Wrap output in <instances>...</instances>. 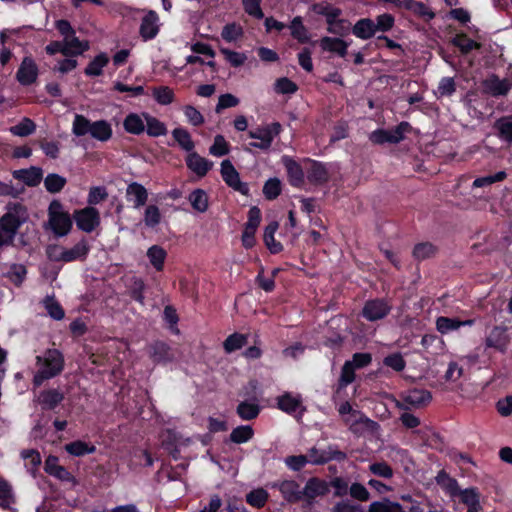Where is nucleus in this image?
<instances>
[{
  "label": "nucleus",
  "instance_id": "f257e3e1",
  "mask_svg": "<svg viewBox=\"0 0 512 512\" xmlns=\"http://www.w3.org/2000/svg\"><path fill=\"white\" fill-rule=\"evenodd\" d=\"M38 371L33 377V384L36 387L42 385L45 380L59 375L64 368V357L57 349H48L43 355L36 357Z\"/></svg>",
  "mask_w": 512,
  "mask_h": 512
},
{
  "label": "nucleus",
  "instance_id": "f03ea898",
  "mask_svg": "<svg viewBox=\"0 0 512 512\" xmlns=\"http://www.w3.org/2000/svg\"><path fill=\"white\" fill-rule=\"evenodd\" d=\"M72 218L58 200H53L48 207V227L57 237L66 236L72 229Z\"/></svg>",
  "mask_w": 512,
  "mask_h": 512
},
{
  "label": "nucleus",
  "instance_id": "7ed1b4c3",
  "mask_svg": "<svg viewBox=\"0 0 512 512\" xmlns=\"http://www.w3.org/2000/svg\"><path fill=\"white\" fill-rule=\"evenodd\" d=\"M281 129L282 127L280 123L273 122L249 131L250 138L260 140L259 142H253L250 145L261 150H268L271 147L274 138L280 134Z\"/></svg>",
  "mask_w": 512,
  "mask_h": 512
},
{
  "label": "nucleus",
  "instance_id": "20e7f679",
  "mask_svg": "<svg viewBox=\"0 0 512 512\" xmlns=\"http://www.w3.org/2000/svg\"><path fill=\"white\" fill-rule=\"evenodd\" d=\"M29 218L27 209L20 203H9L6 212L0 218V223L17 234L18 229Z\"/></svg>",
  "mask_w": 512,
  "mask_h": 512
},
{
  "label": "nucleus",
  "instance_id": "39448f33",
  "mask_svg": "<svg viewBox=\"0 0 512 512\" xmlns=\"http://www.w3.org/2000/svg\"><path fill=\"white\" fill-rule=\"evenodd\" d=\"M411 130L408 122H401L391 130L378 129L369 135V140L374 144L399 143L404 139L406 133Z\"/></svg>",
  "mask_w": 512,
  "mask_h": 512
},
{
  "label": "nucleus",
  "instance_id": "423d86ee",
  "mask_svg": "<svg viewBox=\"0 0 512 512\" xmlns=\"http://www.w3.org/2000/svg\"><path fill=\"white\" fill-rule=\"evenodd\" d=\"M372 361L370 353H355L352 360L346 361L340 375V385L347 386L355 379V369L368 366Z\"/></svg>",
  "mask_w": 512,
  "mask_h": 512
},
{
  "label": "nucleus",
  "instance_id": "0eeeda50",
  "mask_svg": "<svg viewBox=\"0 0 512 512\" xmlns=\"http://www.w3.org/2000/svg\"><path fill=\"white\" fill-rule=\"evenodd\" d=\"M88 251L89 246L87 241L81 240L70 249L62 247L51 248L49 250V255L58 261L71 262L77 259L85 258Z\"/></svg>",
  "mask_w": 512,
  "mask_h": 512
},
{
  "label": "nucleus",
  "instance_id": "6e6552de",
  "mask_svg": "<svg viewBox=\"0 0 512 512\" xmlns=\"http://www.w3.org/2000/svg\"><path fill=\"white\" fill-rule=\"evenodd\" d=\"M78 229L91 233L100 225V213L91 206L76 210L73 214Z\"/></svg>",
  "mask_w": 512,
  "mask_h": 512
},
{
  "label": "nucleus",
  "instance_id": "1a4fd4ad",
  "mask_svg": "<svg viewBox=\"0 0 512 512\" xmlns=\"http://www.w3.org/2000/svg\"><path fill=\"white\" fill-rule=\"evenodd\" d=\"M221 176L224 182L232 189L246 195L248 194L247 184L241 182L239 173L230 160H223L221 163Z\"/></svg>",
  "mask_w": 512,
  "mask_h": 512
},
{
  "label": "nucleus",
  "instance_id": "9d476101",
  "mask_svg": "<svg viewBox=\"0 0 512 512\" xmlns=\"http://www.w3.org/2000/svg\"><path fill=\"white\" fill-rule=\"evenodd\" d=\"M38 77V66L31 57H25L16 73L17 81L24 86L36 82Z\"/></svg>",
  "mask_w": 512,
  "mask_h": 512
},
{
  "label": "nucleus",
  "instance_id": "9b49d317",
  "mask_svg": "<svg viewBox=\"0 0 512 512\" xmlns=\"http://www.w3.org/2000/svg\"><path fill=\"white\" fill-rule=\"evenodd\" d=\"M277 405L280 410L285 413L294 415L298 419L305 412V407L302 404V399L299 396H293L286 393L277 399Z\"/></svg>",
  "mask_w": 512,
  "mask_h": 512
},
{
  "label": "nucleus",
  "instance_id": "f8f14e48",
  "mask_svg": "<svg viewBox=\"0 0 512 512\" xmlns=\"http://www.w3.org/2000/svg\"><path fill=\"white\" fill-rule=\"evenodd\" d=\"M328 491V484L324 480L310 478L302 489V499L311 503L315 498L326 495Z\"/></svg>",
  "mask_w": 512,
  "mask_h": 512
},
{
  "label": "nucleus",
  "instance_id": "ddd939ff",
  "mask_svg": "<svg viewBox=\"0 0 512 512\" xmlns=\"http://www.w3.org/2000/svg\"><path fill=\"white\" fill-rule=\"evenodd\" d=\"M45 472L49 475L66 482H72L76 484L74 476L63 466L58 464V458L53 455H49L44 463Z\"/></svg>",
  "mask_w": 512,
  "mask_h": 512
},
{
  "label": "nucleus",
  "instance_id": "4468645a",
  "mask_svg": "<svg viewBox=\"0 0 512 512\" xmlns=\"http://www.w3.org/2000/svg\"><path fill=\"white\" fill-rule=\"evenodd\" d=\"M483 86L485 91L492 96H504L512 88V80L500 79L496 75H491L483 81Z\"/></svg>",
  "mask_w": 512,
  "mask_h": 512
},
{
  "label": "nucleus",
  "instance_id": "2eb2a0df",
  "mask_svg": "<svg viewBox=\"0 0 512 512\" xmlns=\"http://www.w3.org/2000/svg\"><path fill=\"white\" fill-rule=\"evenodd\" d=\"M390 311V306L383 300H371L363 307V316L369 321H376L384 318Z\"/></svg>",
  "mask_w": 512,
  "mask_h": 512
},
{
  "label": "nucleus",
  "instance_id": "dca6fc26",
  "mask_svg": "<svg viewBox=\"0 0 512 512\" xmlns=\"http://www.w3.org/2000/svg\"><path fill=\"white\" fill-rule=\"evenodd\" d=\"M273 488H277L282 496L290 503H296L302 500V489L300 485L293 480H283L273 483Z\"/></svg>",
  "mask_w": 512,
  "mask_h": 512
},
{
  "label": "nucleus",
  "instance_id": "f3484780",
  "mask_svg": "<svg viewBox=\"0 0 512 512\" xmlns=\"http://www.w3.org/2000/svg\"><path fill=\"white\" fill-rule=\"evenodd\" d=\"M510 338L506 332V328L495 326L485 339L487 347L495 348L500 352H505L509 344Z\"/></svg>",
  "mask_w": 512,
  "mask_h": 512
},
{
  "label": "nucleus",
  "instance_id": "a211bd4d",
  "mask_svg": "<svg viewBox=\"0 0 512 512\" xmlns=\"http://www.w3.org/2000/svg\"><path fill=\"white\" fill-rule=\"evenodd\" d=\"M126 198L133 204L135 209L144 206L148 200L147 189L138 182H131L126 188Z\"/></svg>",
  "mask_w": 512,
  "mask_h": 512
},
{
  "label": "nucleus",
  "instance_id": "6ab92c4d",
  "mask_svg": "<svg viewBox=\"0 0 512 512\" xmlns=\"http://www.w3.org/2000/svg\"><path fill=\"white\" fill-rule=\"evenodd\" d=\"M396 6L411 11L414 15L425 21H430L435 17V13L426 4L415 0H404L395 3Z\"/></svg>",
  "mask_w": 512,
  "mask_h": 512
},
{
  "label": "nucleus",
  "instance_id": "aec40b11",
  "mask_svg": "<svg viewBox=\"0 0 512 512\" xmlns=\"http://www.w3.org/2000/svg\"><path fill=\"white\" fill-rule=\"evenodd\" d=\"M186 164L187 167L199 177H204L213 166L211 161H208L195 152L188 154Z\"/></svg>",
  "mask_w": 512,
  "mask_h": 512
},
{
  "label": "nucleus",
  "instance_id": "412c9836",
  "mask_svg": "<svg viewBox=\"0 0 512 512\" xmlns=\"http://www.w3.org/2000/svg\"><path fill=\"white\" fill-rule=\"evenodd\" d=\"M319 45L323 51L334 53L340 57H345L348 52L349 44L341 38L325 36L321 38Z\"/></svg>",
  "mask_w": 512,
  "mask_h": 512
},
{
  "label": "nucleus",
  "instance_id": "4be33fe9",
  "mask_svg": "<svg viewBox=\"0 0 512 512\" xmlns=\"http://www.w3.org/2000/svg\"><path fill=\"white\" fill-rule=\"evenodd\" d=\"M64 399V394L59 389L41 391L37 396V402L43 409L52 410Z\"/></svg>",
  "mask_w": 512,
  "mask_h": 512
},
{
  "label": "nucleus",
  "instance_id": "5701e85b",
  "mask_svg": "<svg viewBox=\"0 0 512 512\" xmlns=\"http://www.w3.org/2000/svg\"><path fill=\"white\" fill-rule=\"evenodd\" d=\"M13 177L28 186H37L42 180L43 171L39 167L32 166L28 169L13 171Z\"/></svg>",
  "mask_w": 512,
  "mask_h": 512
},
{
  "label": "nucleus",
  "instance_id": "b1692460",
  "mask_svg": "<svg viewBox=\"0 0 512 512\" xmlns=\"http://www.w3.org/2000/svg\"><path fill=\"white\" fill-rule=\"evenodd\" d=\"M474 323V320H465L460 321L455 318H449V317H438L436 319V328L441 334H447L451 331L457 330L462 326H472Z\"/></svg>",
  "mask_w": 512,
  "mask_h": 512
},
{
  "label": "nucleus",
  "instance_id": "393cba45",
  "mask_svg": "<svg viewBox=\"0 0 512 512\" xmlns=\"http://www.w3.org/2000/svg\"><path fill=\"white\" fill-rule=\"evenodd\" d=\"M431 393L427 390L413 389L406 393L404 402L411 407L420 408L431 401Z\"/></svg>",
  "mask_w": 512,
  "mask_h": 512
},
{
  "label": "nucleus",
  "instance_id": "a878e982",
  "mask_svg": "<svg viewBox=\"0 0 512 512\" xmlns=\"http://www.w3.org/2000/svg\"><path fill=\"white\" fill-rule=\"evenodd\" d=\"M158 17L155 12L150 11L146 14L140 25V34L145 39H152L158 33Z\"/></svg>",
  "mask_w": 512,
  "mask_h": 512
},
{
  "label": "nucleus",
  "instance_id": "bb28decb",
  "mask_svg": "<svg viewBox=\"0 0 512 512\" xmlns=\"http://www.w3.org/2000/svg\"><path fill=\"white\" fill-rule=\"evenodd\" d=\"M64 55L77 56L88 50L89 44L86 41H80L76 35L63 38Z\"/></svg>",
  "mask_w": 512,
  "mask_h": 512
},
{
  "label": "nucleus",
  "instance_id": "cd10ccee",
  "mask_svg": "<svg viewBox=\"0 0 512 512\" xmlns=\"http://www.w3.org/2000/svg\"><path fill=\"white\" fill-rule=\"evenodd\" d=\"M123 126L126 132L139 135L145 131V119L136 113H130L124 119Z\"/></svg>",
  "mask_w": 512,
  "mask_h": 512
},
{
  "label": "nucleus",
  "instance_id": "c85d7f7f",
  "mask_svg": "<svg viewBox=\"0 0 512 512\" xmlns=\"http://www.w3.org/2000/svg\"><path fill=\"white\" fill-rule=\"evenodd\" d=\"M147 258L156 271H162L164 268L167 253L164 248L159 245H153L147 250Z\"/></svg>",
  "mask_w": 512,
  "mask_h": 512
},
{
  "label": "nucleus",
  "instance_id": "c756f323",
  "mask_svg": "<svg viewBox=\"0 0 512 512\" xmlns=\"http://www.w3.org/2000/svg\"><path fill=\"white\" fill-rule=\"evenodd\" d=\"M353 34L360 39H369L375 33L374 22L369 18L360 19L353 26Z\"/></svg>",
  "mask_w": 512,
  "mask_h": 512
},
{
  "label": "nucleus",
  "instance_id": "7c9ffc66",
  "mask_svg": "<svg viewBox=\"0 0 512 512\" xmlns=\"http://www.w3.org/2000/svg\"><path fill=\"white\" fill-rule=\"evenodd\" d=\"M90 135L92 138L105 142L112 136L111 125L105 120H98L93 122Z\"/></svg>",
  "mask_w": 512,
  "mask_h": 512
},
{
  "label": "nucleus",
  "instance_id": "2f4dec72",
  "mask_svg": "<svg viewBox=\"0 0 512 512\" xmlns=\"http://www.w3.org/2000/svg\"><path fill=\"white\" fill-rule=\"evenodd\" d=\"M421 344L426 352L430 354H441L444 351V341L433 334H426L422 337Z\"/></svg>",
  "mask_w": 512,
  "mask_h": 512
},
{
  "label": "nucleus",
  "instance_id": "473e14b6",
  "mask_svg": "<svg viewBox=\"0 0 512 512\" xmlns=\"http://www.w3.org/2000/svg\"><path fill=\"white\" fill-rule=\"evenodd\" d=\"M143 117L145 119L146 132L149 136L159 137L166 135L167 128L163 122L149 114H143Z\"/></svg>",
  "mask_w": 512,
  "mask_h": 512
},
{
  "label": "nucleus",
  "instance_id": "72a5a7b5",
  "mask_svg": "<svg viewBox=\"0 0 512 512\" xmlns=\"http://www.w3.org/2000/svg\"><path fill=\"white\" fill-rule=\"evenodd\" d=\"M279 225L278 222L273 221L269 223L264 230V242L267 246V248L272 253H278L282 250V245L277 242L274 238V235L278 229Z\"/></svg>",
  "mask_w": 512,
  "mask_h": 512
},
{
  "label": "nucleus",
  "instance_id": "f704fd0d",
  "mask_svg": "<svg viewBox=\"0 0 512 512\" xmlns=\"http://www.w3.org/2000/svg\"><path fill=\"white\" fill-rule=\"evenodd\" d=\"M236 412L242 420L249 421L259 415L260 406L255 402L242 401L238 404Z\"/></svg>",
  "mask_w": 512,
  "mask_h": 512
},
{
  "label": "nucleus",
  "instance_id": "c9c22d12",
  "mask_svg": "<svg viewBox=\"0 0 512 512\" xmlns=\"http://www.w3.org/2000/svg\"><path fill=\"white\" fill-rule=\"evenodd\" d=\"M460 500L468 506V512H478L480 510L479 493L475 488L461 491Z\"/></svg>",
  "mask_w": 512,
  "mask_h": 512
},
{
  "label": "nucleus",
  "instance_id": "e433bc0d",
  "mask_svg": "<svg viewBox=\"0 0 512 512\" xmlns=\"http://www.w3.org/2000/svg\"><path fill=\"white\" fill-rule=\"evenodd\" d=\"M15 502L12 486L4 478L0 477V507L10 509Z\"/></svg>",
  "mask_w": 512,
  "mask_h": 512
},
{
  "label": "nucleus",
  "instance_id": "4c0bfd02",
  "mask_svg": "<svg viewBox=\"0 0 512 512\" xmlns=\"http://www.w3.org/2000/svg\"><path fill=\"white\" fill-rule=\"evenodd\" d=\"M189 201L196 211L204 213L208 209V196L202 189H196L189 195Z\"/></svg>",
  "mask_w": 512,
  "mask_h": 512
},
{
  "label": "nucleus",
  "instance_id": "58836bf2",
  "mask_svg": "<svg viewBox=\"0 0 512 512\" xmlns=\"http://www.w3.org/2000/svg\"><path fill=\"white\" fill-rule=\"evenodd\" d=\"M108 62V56L105 53H100L85 68V74L87 76L101 75L103 68L108 64Z\"/></svg>",
  "mask_w": 512,
  "mask_h": 512
},
{
  "label": "nucleus",
  "instance_id": "ea45409f",
  "mask_svg": "<svg viewBox=\"0 0 512 512\" xmlns=\"http://www.w3.org/2000/svg\"><path fill=\"white\" fill-rule=\"evenodd\" d=\"M285 166L291 184L300 186L304 180V174L300 165L291 159H285Z\"/></svg>",
  "mask_w": 512,
  "mask_h": 512
},
{
  "label": "nucleus",
  "instance_id": "a19ab883",
  "mask_svg": "<svg viewBox=\"0 0 512 512\" xmlns=\"http://www.w3.org/2000/svg\"><path fill=\"white\" fill-rule=\"evenodd\" d=\"M65 450L73 456H84L86 454H92L96 448L93 445H89L83 441H74L65 445Z\"/></svg>",
  "mask_w": 512,
  "mask_h": 512
},
{
  "label": "nucleus",
  "instance_id": "79ce46f5",
  "mask_svg": "<svg viewBox=\"0 0 512 512\" xmlns=\"http://www.w3.org/2000/svg\"><path fill=\"white\" fill-rule=\"evenodd\" d=\"M162 215L160 209L156 205H148L144 210L143 222L146 227L154 228L160 224Z\"/></svg>",
  "mask_w": 512,
  "mask_h": 512
},
{
  "label": "nucleus",
  "instance_id": "37998d69",
  "mask_svg": "<svg viewBox=\"0 0 512 512\" xmlns=\"http://www.w3.org/2000/svg\"><path fill=\"white\" fill-rule=\"evenodd\" d=\"M368 512H406L399 503L388 499L370 504Z\"/></svg>",
  "mask_w": 512,
  "mask_h": 512
},
{
  "label": "nucleus",
  "instance_id": "c03bdc74",
  "mask_svg": "<svg viewBox=\"0 0 512 512\" xmlns=\"http://www.w3.org/2000/svg\"><path fill=\"white\" fill-rule=\"evenodd\" d=\"M151 358L156 363L168 362L172 360L170 348L162 342H157L152 346Z\"/></svg>",
  "mask_w": 512,
  "mask_h": 512
},
{
  "label": "nucleus",
  "instance_id": "a18cd8bd",
  "mask_svg": "<svg viewBox=\"0 0 512 512\" xmlns=\"http://www.w3.org/2000/svg\"><path fill=\"white\" fill-rule=\"evenodd\" d=\"M453 45L458 47L462 53L467 54L474 49H480L481 44L468 38L465 34H458L452 39Z\"/></svg>",
  "mask_w": 512,
  "mask_h": 512
},
{
  "label": "nucleus",
  "instance_id": "49530a36",
  "mask_svg": "<svg viewBox=\"0 0 512 512\" xmlns=\"http://www.w3.org/2000/svg\"><path fill=\"white\" fill-rule=\"evenodd\" d=\"M254 435V431L251 426L243 425L238 426L232 430L230 434V439L232 442L241 444L248 442Z\"/></svg>",
  "mask_w": 512,
  "mask_h": 512
},
{
  "label": "nucleus",
  "instance_id": "de8ad7c7",
  "mask_svg": "<svg viewBox=\"0 0 512 512\" xmlns=\"http://www.w3.org/2000/svg\"><path fill=\"white\" fill-rule=\"evenodd\" d=\"M93 122L89 121L83 115L77 114L74 117L72 132L76 136H85L90 134Z\"/></svg>",
  "mask_w": 512,
  "mask_h": 512
},
{
  "label": "nucleus",
  "instance_id": "09e8293b",
  "mask_svg": "<svg viewBox=\"0 0 512 512\" xmlns=\"http://www.w3.org/2000/svg\"><path fill=\"white\" fill-rule=\"evenodd\" d=\"M152 95L157 103L161 105H169L174 101V92L168 86L154 87Z\"/></svg>",
  "mask_w": 512,
  "mask_h": 512
},
{
  "label": "nucleus",
  "instance_id": "8fccbe9b",
  "mask_svg": "<svg viewBox=\"0 0 512 512\" xmlns=\"http://www.w3.org/2000/svg\"><path fill=\"white\" fill-rule=\"evenodd\" d=\"M437 253V248L430 242H421L415 245L413 256L418 260H425L433 257Z\"/></svg>",
  "mask_w": 512,
  "mask_h": 512
},
{
  "label": "nucleus",
  "instance_id": "3c124183",
  "mask_svg": "<svg viewBox=\"0 0 512 512\" xmlns=\"http://www.w3.org/2000/svg\"><path fill=\"white\" fill-rule=\"evenodd\" d=\"M172 136L185 151L191 152L194 148V142L186 129L176 128L172 131Z\"/></svg>",
  "mask_w": 512,
  "mask_h": 512
},
{
  "label": "nucleus",
  "instance_id": "603ef678",
  "mask_svg": "<svg viewBox=\"0 0 512 512\" xmlns=\"http://www.w3.org/2000/svg\"><path fill=\"white\" fill-rule=\"evenodd\" d=\"M291 35L301 43L309 41L308 31L302 23L301 17H295L290 24Z\"/></svg>",
  "mask_w": 512,
  "mask_h": 512
},
{
  "label": "nucleus",
  "instance_id": "864d4df0",
  "mask_svg": "<svg viewBox=\"0 0 512 512\" xmlns=\"http://www.w3.org/2000/svg\"><path fill=\"white\" fill-rule=\"evenodd\" d=\"M27 274V270L22 264H12L9 266L6 277L15 285L19 286L24 281Z\"/></svg>",
  "mask_w": 512,
  "mask_h": 512
},
{
  "label": "nucleus",
  "instance_id": "5fc2aeb1",
  "mask_svg": "<svg viewBox=\"0 0 512 512\" xmlns=\"http://www.w3.org/2000/svg\"><path fill=\"white\" fill-rule=\"evenodd\" d=\"M36 129L35 123L29 118H23L17 125L10 128V132L19 137L32 134Z\"/></svg>",
  "mask_w": 512,
  "mask_h": 512
},
{
  "label": "nucleus",
  "instance_id": "6e6d98bb",
  "mask_svg": "<svg viewBox=\"0 0 512 512\" xmlns=\"http://www.w3.org/2000/svg\"><path fill=\"white\" fill-rule=\"evenodd\" d=\"M66 184V179L58 174H48L44 179V186L50 193L60 192Z\"/></svg>",
  "mask_w": 512,
  "mask_h": 512
},
{
  "label": "nucleus",
  "instance_id": "4d7b16f0",
  "mask_svg": "<svg viewBox=\"0 0 512 512\" xmlns=\"http://www.w3.org/2000/svg\"><path fill=\"white\" fill-rule=\"evenodd\" d=\"M247 343V336L244 334L234 333L230 335L223 343L227 353H231L242 348Z\"/></svg>",
  "mask_w": 512,
  "mask_h": 512
},
{
  "label": "nucleus",
  "instance_id": "13d9d810",
  "mask_svg": "<svg viewBox=\"0 0 512 512\" xmlns=\"http://www.w3.org/2000/svg\"><path fill=\"white\" fill-rule=\"evenodd\" d=\"M307 177L312 182H325L328 179V173L324 165L318 162H312Z\"/></svg>",
  "mask_w": 512,
  "mask_h": 512
},
{
  "label": "nucleus",
  "instance_id": "bf43d9fd",
  "mask_svg": "<svg viewBox=\"0 0 512 512\" xmlns=\"http://www.w3.org/2000/svg\"><path fill=\"white\" fill-rule=\"evenodd\" d=\"M268 500V493L266 490L259 488L251 491L246 495V501L248 504L255 508L263 507Z\"/></svg>",
  "mask_w": 512,
  "mask_h": 512
},
{
  "label": "nucleus",
  "instance_id": "052dcab7",
  "mask_svg": "<svg viewBox=\"0 0 512 512\" xmlns=\"http://www.w3.org/2000/svg\"><path fill=\"white\" fill-rule=\"evenodd\" d=\"M243 35V29L239 24L230 23L223 27L221 36L227 42H234Z\"/></svg>",
  "mask_w": 512,
  "mask_h": 512
},
{
  "label": "nucleus",
  "instance_id": "680f3d73",
  "mask_svg": "<svg viewBox=\"0 0 512 512\" xmlns=\"http://www.w3.org/2000/svg\"><path fill=\"white\" fill-rule=\"evenodd\" d=\"M43 304L51 318L55 320H61L64 318V310L53 297H46Z\"/></svg>",
  "mask_w": 512,
  "mask_h": 512
},
{
  "label": "nucleus",
  "instance_id": "e2e57ef3",
  "mask_svg": "<svg viewBox=\"0 0 512 512\" xmlns=\"http://www.w3.org/2000/svg\"><path fill=\"white\" fill-rule=\"evenodd\" d=\"M144 290V281L140 278L133 277L129 285V292L131 297L142 305L144 304Z\"/></svg>",
  "mask_w": 512,
  "mask_h": 512
},
{
  "label": "nucleus",
  "instance_id": "0e129e2a",
  "mask_svg": "<svg viewBox=\"0 0 512 512\" xmlns=\"http://www.w3.org/2000/svg\"><path fill=\"white\" fill-rule=\"evenodd\" d=\"M369 470L375 476L390 479L393 477V469L386 462H375L370 464Z\"/></svg>",
  "mask_w": 512,
  "mask_h": 512
},
{
  "label": "nucleus",
  "instance_id": "69168bd1",
  "mask_svg": "<svg viewBox=\"0 0 512 512\" xmlns=\"http://www.w3.org/2000/svg\"><path fill=\"white\" fill-rule=\"evenodd\" d=\"M220 52L224 55L225 59L233 67H240L247 60V56L244 53H239V52L232 51V50H229V49H226V48H221Z\"/></svg>",
  "mask_w": 512,
  "mask_h": 512
},
{
  "label": "nucleus",
  "instance_id": "338daca9",
  "mask_svg": "<svg viewBox=\"0 0 512 512\" xmlns=\"http://www.w3.org/2000/svg\"><path fill=\"white\" fill-rule=\"evenodd\" d=\"M21 457L29 461L30 471L34 474L41 464L40 453L35 449H25L21 452Z\"/></svg>",
  "mask_w": 512,
  "mask_h": 512
},
{
  "label": "nucleus",
  "instance_id": "774afa93",
  "mask_svg": "<svg viewBox=\"0 0 512 512\" xmlns=\"http://www.w3.org/2000/svg\"><path fill=\"white\" fill-rule=\"evenodd\" d=\"M281 192V183L277 178L266 181L263 187V193L269 200L275 199Z\"/></svg>",
  "mask_w": 512,
  "mask_h": 512
}]
</instances>
